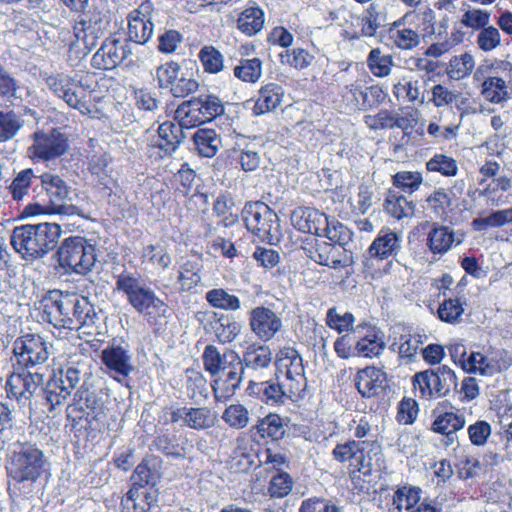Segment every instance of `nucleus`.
Returning a JSON list of instances; mask_svg holds the SVG:
<instances>
[{"label":"nucleus","instance_id":"nucleus-1","mask_svg":"<svg viewBox=\"0 0 512 512\" xmlns=\"http://www.w3.org/2000/svg\"><path fill=\"white\" fill-rule=\"evenodd\" d=\"M32 339L28 336L19 338L14 344V354L17 358L15 371L7 380V393L14 398L20 407L28 408L29 417L32 414V373L30 363L32 362V350L30 343Z\"/></svg>","mask_w":512,"mask_h":512},{"label":"nucleus","instance_id":"nucleus-2","mask_svg":"<svg viewBox=\"0 0 512 512\" xmlns=\"http://www.w3.org/2000/svg\"><path fill=\"white\" fill-rule=\"evenodd\" d=\"M46 86L70 107L77 109L83 115L91 113L90 85L64 73L44 74Z\"/></svg>","mask_w":512,"mask_h":512},{"label":"nucleus","instance_id":"nucleus-3","mask_svg":"<svg viewBox=\"0 0 512 512\" xmlns=\"http://www.w3.org/2000/svg\"><path fill=\"white\" fill-rule=\"evenodd\" d=\"M223 113V103L217 96L201 94L181 103L175 111V119L185 128H192Z\"/></svg>","mask_w":512,"mask_h":512},{"label":"nucleus","instance_id":"nucleus-4","mask_svg":"<svg viewBox=\"0 0 512 512\" xmlns=\"http://www.w3.org/2000/svg\"><path fill=\"white\" fill-rule=\"evenodd\" d=\"M58 258L62 267L78 274H86L95 264V248L82 237H70L60 246Z\"/></svg>","mask_w":512,"mask_h":512},{"label":"nucleus","instance_id":"nucleus-5","mask_svg":"<svg viewBox=\"0 0 512 512\" xmlns=\"http://www.w3.org/2000/svg\"><path fill=\"white\" fill-rule=\"evenodd\" d=\"M7 470L11 496L28 499L32 492V448L27 446L15 451Z\"/></svg>","mask_w":512,"mask_h":512},{"label":"nucleus","instance_id":"nucleus-6","mask_svg":"<svg viewBox=\"0 0 512 512\" xmlns=\"http://www.w3.org/2000/svg\"><path fill=\"white\" fill-rule=\"evenodd\" d=\"M246 228L262 241H271L278 232L277 214L265 203H247L242 210Z\"/></svg>","mask_w":512,"mask_h":512},{"label":"nucleus","instance_id":"nucleus-7","mask_svg":"<svg viewBox=\"0 0 512 512\" xmlns=\"http://www.w3.org/2000/svg\"><path fill=\"white\" fill-rule=\"evenodd\" d=\"M413 384L414 388L420 391L422 397L426 399L440 398L456 389L457 377L453 370L443 365L436 369L416 373Z\"/></svg>","mask_w":512,"mask_h":512},{"label":"nucleus","instance_id":"nucleus-8","mask_svg":"<svg viewBox=\"0 0 512 512\" xmlns=\"http://www.w3.org/2000/svg\"><path fill=\"white\" fill-rule=\"evenodd\" d=\"M306 256L315 263L332 269L348 267L353 263L352 252L343 246L315 240L304 247Z\"/></svg>","mask_w":512,"mask_h":512},{"label":"nucleus","instance_id":"nucleus-9","mask_svg":"<svg viewBox=\"0 0 512 512\" xmlns=\"http://www.w3.org/2000/svg\"><path fill=\"white\" fill-rule=\"evenodd\" d=\"M156 77L159 87L169 89L175 97H186L196 92L199 87L198 82L186 75L182 71L181 66L174 61L157 67Z\"/></svg>","mask_w":512,"mask_h":512},{"label":"nucleus","instance_id":"nucleus-10","mask_svg":"<svg viewBox=\"0 0 512 512\" xmlns=\"http://www.w3.org/2000/svg\"><path fill=\"white\" fill-rule=\"evenodd\" d=\"M420 16H422L424 22L429 23L433 22L435 18L434 11L427 8L421 14L416 11H409L393 23L389 30V34L390 39L396 47L402 50H412L420 44L421 36L418 29L406 26L407 24L414 22L415 19L420 18Z\"/></svg>","mask_w":512,"mask_h":512},{"label":"nucleus","instance_id":"nucleus-11","mask_svg":"<svg viewBox=\"0 0 512 512\" xmlns=\"http://www.w3.org/2000/svg\"><path fill=\"white\" fill-rule=\"evenodd\" d=\"M182 128L185 127L180 122L175 124L167 121L159 125L157 135L152 137L148 145V156L159 160L175 152L184 137Z\"/></svg>","mask_w":512,"mask_h":512},{"label":"nucleus","instance_id":"nucleus-12","mask_svg":"<svg viewBox=\"0 0 512 512\" xmlns=\"http://www.w3.org/2000/svg\"><path fill=\"white\" fill-rule=\"evenodd\" d=\"M155 12L151 2L142 3L130 12L128 17V37L138 45L147 43L154 32Z\"/></svg>","mask_w":512,"mask_h":512},{"label":"nucleus","instance_id":"nucleus-13","mask_svg":"<svg viewBox=\"0 0 512 512\" xmlns=\"http://www.w3.org/2000/svg\"><path fill=\"white\" fill-rule=\"evenodd\" d=\"M132 53L127 41L107 38L92 57V66L101 70H112Z\"/></svg>","mask_w":512,"mask_h":512},{"label":"nucleus","instance_id":"nucleus-14","mask_svg":"<svg viewBox=\"0 0 512 512\" xmlns=\"http://www.w3.org/2000/svg\"><path fill=\"white\" fill-rule=\"evenodd\" d=\"M68 139L58 129H51L49 132H34V156L51 160L62 156L67 152Z\"/></svg>","mask_w":512,"mask_h":512},{"label":"nucleus","instance_id":"nucleus-15","mask_svg":"<svg viewBox=\"0 0 512 512\" xmlns=\"http://www.w3.org/2000/svg\"><path fill=\"white\" fill-rule=\"evenodd\" d=\"M464 238L463 232L456 231L450 226L434 223L427 234V246L431 253L444 255L460 245Z\"/></svg>","mask_w":512,"mask_h":512},{"label":"nucleus","instance_id":"nucleus-16","mask_svg":"<svg viewBox=\"0 0 512 512\" xmlns=\"http://www.w3.org/2000/svg\"><path fill=\"white\" fill-rule=\"evenodd\" d=\"M403 234L388 227L382 228L368 248V253L373 258L380 260L395 257L402 249Z\"/></svg>","mask_w":512,"mask_h":512},{"label":"nucleus","instance_id":"nucleus-17","mask_svg":"<svg viewBox=\"0 0 512 512\" xmlns=\"http://www.w3.org/2000/svg\"><path fill=\"white\" fill-rule=\"evenodd\" d=\"M37 196L45 195L52 208V212H60L61 202L69 199L70 190L66 183L58 176L52 173H44L40 176V185L34 189Z\"/></svg>","mask_w":512,"mask_h":512},{"label":"nucleus","instance_id":"nucleus-18","mask_svg":"<svg viewBox=\"0 0 512 512\" xmlns=\"http://www.w3.org/2000/svg\"><path fill=\"white\" fill-rule=\"evenodd\" d=\"M280 361L286 367L289 392L300 394L306 385L302 357L294 348H284L280 351Z\"/></svg>","mask_w":512,"mask_h":512},{"label":"nucleus","instance_id":"nucleus-19","mask_svg":"<svg viewBox=\"0 0 512 512\" xmlns=\"http://www.w3.org/2000/svg\"><path fill=\"white\" fill-rule=\"evenodd\" d=\"M202 359L205 370L212 376L226 369H235V366H238L239 370H243L241 357L232 350L221 354L215 346L208 345L205 347Z\"/></svg>","mask_w":512,"mask_h":512},{"label":"nucleus","instance_id":"nucleus-20","mask_svg":"<svg viewBox=\"0 0 512 512\" xmlns=\"http://www.w3.org/2000/svg\"><path fill=\"white\" fill-rule=\"evenodd\" d=\"M355 386L365 398H371L382 393L387 386V375L381 369L366 367L357 372Z\"/></svg>","mask_w":512,"mask_h":512},{"label":"nucleus","instance_id":"nucleus-21","mask_svg":"<svg viewBox=\"0 0 512 512\" xmlns=\"http://www.w3.org/2000/svg\"><path fill=\"white\" fill-rule=\"evenodd\" d=\"M248 389L251 394L257 395L268 405L282 404L286 399H291L299 393H290L289 384L282 385L277 380L264 382H250Z\"/></svg>","mask_w":512,"mask_h":512},{"label":"nucleus","instance_id":"nucleus-22","mask_svg":"<svg viewBox=\"0 0 512 512\" xmlns=\"http://www.w3.org/2000/svg\"><path fill=\"white\" fill-rule=\"evenodd\" d=\"M465 417L462 414L445 412L438 415L431 425V430L444 436L443 444L446 447L458 443L457 431L465 426Z\"/></svg>","mask_w":512,"mask_h":512},{"label":"nucleus","instance_id":"nucleus-23","mask_svg":"<svg viewBox=\"0 0 512 512\" xmlns=\"http://www.w3.org/2000/svg\"><path fill=\"white\" fill-rule=\"evenodd\" d=\"M327 219L325 213L309 207H300L292 214V222L298 230L318 236L322 235Z\"/></svg>","mask_w":512,"mask_h":512},{"label":"nucleus","instance_id":"nucleus-24","mask_svg":"<svg viewBox=\"0 0 512 512\" xmlns=\"http://www.w3.org/2000/svg\"><path fill=\"white\" fill-rule=\"evenodd\" d=\"M101 360L107 369L127 377L133 370L132 356L125 348L113 345L101 352Z\"/></svg>","mask_w":512,"mask_h":512},{"label":"nucleus","instance_id":"nucleus-25","mask_svg":"<svg viewBox=\"0 0 512 512\" xmlns=\"http://www.w3.org/2000/svg\"><path fill=\"white\" fill-rule=\"evenodd\" d=\"M60 234V226L55 223H34V258L53 250Z\"/></svg>","mask_w":512,"mask_h":512},{"label":"nucleus","instance_id":"nucleus-26","mask_svg":"<svg viewBox=\"0 0 512 512\" xmlns=\"http://www.w3.org/2000/svg\"><path fill=\"white\" fill-rule=\"evenodd\" d=\"M481 95L491 104H504L512 99V87L499 76H489L481 84Z\"/></svg>","mask_w":512,"mask_h":512},{"label":"nucleus","instance_id":"nucleus-27","mask_svg":"<svg viewBox=\"0 0 512 512\" xmlns=\"http://www.w3.org/2000/svg\"><path fill=\"white\" fill-rule=\"evenodd\" d=\"M284 96L283 88L276 83H268L259 90L258 98L254 105V112L262 115L278 108Z\"/></svg>","mask_w":512,"mask_h":512},{"label":"nucleus","instance_id":"nucleus-28","mask_svg":"<svg viewBox=\"0 0 512 512\" xmlns=\"http://www.w3.org/2000/svg\"><path fill=\"white\" fill-rule=\"evenodd\" d=\"M244 371L239 370L238 366L235 369L230 368L226 378L215 379L212 384L213 396L218 402H225L231 398L243 379Z\"/></svg>","mask_w":512,"mask_h":512},{"label":"nucleus","instance_id":"nucleus-29","mask_svg":"<svg viewBox=\"0 0 512 512\" xmlns=\"http://www.w3.org/2000/svg\"><path fill=\"white\" fill-rule=\"evenodd\" d=\"M136 298V301L130 300V304L139 312L154 317H167V306L149 288L143 286Z\"/></svg>","mask_w":512,"mask_h":512},{"label":"nucleus","instance_id":"nucleus-30","mask_svg":"<svg viewBox=\"0 0 512 512\" xmlns=\"http://www.w3.org/2000/svg\"><path fill=\"white\" fill-rule=\"evenodd\" d=\"M393 94L398 100L409 103L425 102V93L422 90V84L419 79L413 77H403L393 85Z\"/></svg>","mask_w":512,"mask_h":512},{"label":"nucleus","instance_id":"nucleus-31","mask_svg":"<svg viewBox=\"0 0 512 512\" xmlns=\"http://www.w3.org/2000/svg\"><path fill=\"white\" fill-rule=\"evenodd\" d=\"M265 23V13L259 7L245 8L236 20V27L246 36H254L259 33Z\"/></svg>","mask_w":512,"mask_h":512},{"label":"nucleus","instance_id":"nucleus-32","mask_svg":"<svg viewBox=\"0 0 512 512\" xmlns=\"http://www.w3.org/2000/svg\"><path fill=\"white\" fill-rule=\"evenodd\" d=\"M467 98L463 96L461 91L451 89L443 84H436L431 88V97L428 102L432 103L436 108H442L456 105L457 109L460 110L461 106L464 105Z\"/></svg>","mask_w":512,"mask_h":512},{"label":"nucleus","instance_id":"nucleus-33","mask_svg":"<svg viewBox=\"0 0 512 512\" xmlns=\"http://www.w3.org/2000/svg\"><path fill=\"white\" fill-rule=\"evenodd\" d=\"M195 148L202 157L212 158L219 151L222 141L213 129H198L193 135Z\"/></svg>","mask_w":512,"mask_h":512},{"label":"nucleus","instance_id":"nucleus-34","mask_svg":"<svg viewBox=\"0 0 512 512\" xmlns=\"http://www.w3.org/2000/svg\"><path fill=\"white\" fill-rule=\"evenodd\" d=\"M241 361L243 370L245 367L253 370L267 368L272 362L271 349L268 346L251 344L244 351Z\"/></svg>","mask_w":512,"mask_h":512},{"label":"nucleus","instance_id":"nucleus-35","mask_svg":"<svg viewBox=\"0 0 512 512\" xmlns=\"http://www.w3.org/2000/svg\"><path fill=\"white\" fill-rule=\"evenodd\" d=\"M511 190V179L507 177H499L493 179L483 190L482 194L487 199L488 203L494 206H500L509 202Z\"/></svg>","mask_w":512,"mask_h":512},{"label":"nucleus","instance_id":"nucleus-36","mask_svg":"<svg viewBox=\"0 0 512 512\" xmlns=\"http://www.w3.org/2000/svg\"><path fill=\"white\" fill-rule=\"evenodd\" d=\"M384 207L386 212L397 220L411 218L414 216L415 212V204L413 201H409L403 195H399L393 191L388 192Z\"/></svg>","mask_w":512,"mask_h":512},{"label":"nucleus","instance_id":"nucleus-37","mask_svg":"<svg viewBox=\"0 0 512 512\" xmlns=\"http://www.w3.org/2000/svg\"><path fill=\"white\" fill-rule=\"evenodd\" d=\"M366 63L375 77L384 78L391 74L394 59L391 54H385L380 48H374L369 52Z\"/></svg>","mask_w":512,"mask_h":512},{"label":"nucleus","instance_id":"nucleus-38","mask_svg":"<svg viewBox=\"0 0 512 512\" xmlns=\"http://www.w3.org/2000/svg\"><path fill=\"white\" fill-rule=\"evenodd\" d=\"M82 358L78 359L77 356L71 357L65 370V379H60L62 383L61 391H66V394H70L71 390L76 388L80 382L81 375L87 370V358Z\"/></svg>","mask_w":512,"mask_h":512},{"label":"nucleus","instance_id":"nucleus-39","mask_svg":"<svg viewBox=\"0 0 512 512\" xmlns=\"http://www.w3.org/2000/svg\"><path fill=\"white\" fill-rule=\"evenodd\" d=\"M234 76L246 83H256L262 77V61L259 58L241 59L234 67Z\"/></svg>","mask_w":512,"mask_h":512},{"label":"nucleus","instance_id":"nucleus-40","mask_svg":"<svg viewBox=\"0 0 512 512\" xmlns=\"http://www.w3.org/2000/svg\"><path fill=\"white\" fill-rule=\"evenodd\" d=\"M474 67V57L470 53L465 52L450 59L446 73L450 79L461 80L469 76Z\"/></svg>","mask_w":512,"mask_h":512},{"label":"nucleus","instance_id":"nucleus-41","mask_svg":"<svg viewBox=\"0 0 512 512\" xmlns=\"http://www.w3.org/2000/svg\"><path fill=\"white\" fill-rule=\"evenodd\" d=\"M262 438L280 440L285 435L284 419L277 414H268L260 419L254 427Z\"/></svg>","mask_w":512,"mask_h":512},{"label":"nucleus","instance_id":"nucleus-42","mask_svg":"<svg viewBox=\"0 0 512 512\" xmlns=\"http://www.w3.org/2000/svg\"><path fill=\"white\" fill-rule=\"evenodd\" d=\"M142 260L162 270H166L172 263L167 247L162 244L145 246L142 251Z\"/></svg>","mask_w":512,"mask_h":512},{"label":"nucleus","instance_id":"nucleus-43","mask_svg":"<svg viewBox=\"0 0 512 512\" xmlns=\"http://www.w3.org/2000/svg\"><path fill=\"white\" fill-rule=\"evenodd\" d=\"M321 236H325L330 241L334 242V245L343 246L345 248L352 240V232L350 229L337 219L329 217Z\"/></svg>","mask_w":512,"mask_h":512},{"label":"nucleus","instance_id":"nucleus-44","mask_svg":"<svg viewBox=\"0 0 512 512\" xmlns=\"http://www.w3.org/2000/svg\"><path fill=\"white\" fill-rule=\"evenodd\" d=\"M216 415L208 407L187 408L185 425L192 429L203 430L214 426Z\"/></svg>","mask_w":512,"mask_h":512},{"label":"nucleus","instance_id":"nucleus-45","mask_svg":"<svg viewBox=\"0 0 512 512\" xmlns=\"http://www.w3.org/2000/svg\"><path fill=\"white\" fill-rule=\"evenodd\" d=\"M356 348L365 357L378 356L385 348L384 334L381 331L371 330L357 341Z\"/></svg>","mask_w":512,"mask_h":512},{"label":"nucleus","instance_id":"nucleus-46","mask_svg":"<svg viewBox=\"0 0 512 512\" xmlns=\"http://www.w3.org/2000/svg\"><path fill=\"white\" fill-rule=\"evenodd\" d=\"M383 23L384 16L375 4H371L358 18V26L361 28L363 36H374Z\"/></svg>","mask_w":512,"mask_h":512},{"label":"nucleus","instance_id":"nucleus-47","mask_svg":"<svg viewBox=\"0 0 512 512\" xmlns=\"http://www.w3.org/2000/svg\"><path fill=\"white\" fill-rule=\"evenodd\" d=\"M368 443L366 441L350 440L342 444H337L332 451V455L338 462H349V466L353 464L360 456L362 449H366Z\"/></svg>","mask_w":512,"mask_h":512},{"label":"nucleus","instance_id":"nucleus-48","mask_svg":"<svg viewBox=\"0 0 512 512\" xmlns=\"http://www.w3.org/2000/svg\"><path fill=\"white\" fill-rule=\"evenodd\" d=\"M422 498V489L417 486L404 485L399 487L393 496V502L397 508L404 507L406 510L414 509Z\"/></svg>","mask_w":512,"mask_h":512},{"label":"nucleus","instance_id":"nucleus-49","mask_svg":"<svg viewBox=\"0 0 512 512\" xmlns=\"http://www.w3.org/2000/svg\"><path fill=\"white\" fill-rule=\"evenodd\" d=\"M280 62L295 69L308 68L314 61V55L304 48L287 49L279 54Z\"/></svg>","mask_w":512,"mask_h":512},{"label":"nucleus","instance_id":"nucleus-50","mask_svg":"<svg viewBox=\"0 0 512 512\" xmlns=\"http://www.w3.org/2000/svg\"><path fill=\"white\" fill-rule=\"evenodd\" d=\"M32 224L15 227L11 236V245L23 258L32 256Z\"/></svg>","mask_w":512,"mask_h":512},{"label":"nucleus","instance_id":"nucleus-51","mask_svg":"<svg viewBox=\"0 0 512 512\" xmlns=\"http://www.w3.org/2000/svg\"><path fill=\"white\" fill-rule=\"evenodd\" d=\"M54 370L50 371L48 375V381L45 386H41L38 397H41L46 401V404H49L50 407H54L55 405L61 404L68 394L66 391H61L62 383H58L56 379H54Z\"/></svg>","mask_w":512,"mask_h":512},{"label":"nucleus","instance_id":"nucleus-52","mask_svg":"<svg viewBox=\"0 0 512 512\" xmlns=\"http://www.w3.org/2000/svg\"><path fill=\"white\" fill-rule=\"evenodd\" d=\"M512 461V441L503 436L502 443L489 449L483 457L486 466L494 467Z\"/></svg>","mask_w":512,"mask_h":512},{"label":"nucleus","instance_id":"nucleus-53","mask_svg":"<svg viewBox=\"0 0 512 512\" xmlns=\"http://www.w3.org/2000/svg\"><path fill=\"white\" fill-rule=\"evenodd\" d=\"M206 300L215 307L224 310L235 311L240 308V300L237 296L229 294L222 288L212 289L206 293Z\"/></svg>","mask_w":512,"mask_h":512},{"label":"nucleus","instance_id":"nucleus-54","mask_svg":"<svg viewBox=\"0 0 512 512\" xmlns=\"http://www.w3.org/2000/svg\"><path fill=\"white\" fill-rule=\"evenodd\" d=\"M422 183L423 176L418 171H399L393 176V185L408 194L419 190Z\"/></svg>","mask_w":512,"mask_h":512},{"label":"nucleus","instance_id":"nucleus-55","mask_svg":"<svg viewBox=\"0 0 512 512\" xmlns=\"http://www.w3.org/2000/svg\"><path fill=\"white\" fill-rule=\"evenodd\" d=\"M429 172H437L446 177H453L458 172L457 161L445 154H435L426 163Z\"/></svg>","mask_w":512,"mask_h":512},{"label":"nucleus","instance_id":"nucleus-56","mask_svg":"<svg viewBox=\"0 0 512 512\" xmlns=\"http://www.w3.org/2000/svg\"><path fill=\"white\" fill-rule=\"evenodd\" d=\"M464 368L472 373L481 375H493L498 370V365L493 360L488 359L480 352H472L464 363Z\"/></svg>","mask_w":512,"mask_h":512},{"label":"nucleus","instance_id":"nucleus-57","mask_svg":"<svg viewBox=\"0 0 512 512\" xmlns=\"http://www.w3.org/2000/svg\"><path fill=\"white\" fill-rule=\"evenodd\" d=\"M178 282L182 291H190L201 282L198 264L186 261L179 268Z\"/></svg>","mask_w":512,"mask_h":512},{"label":"nucleus","instance_id":"nucleus-58","mask_svg":"<svg viewBox=\"0 0 512 512\" xmlns=\"http://www.w3.org/2000/svg\"><path fill=\"white\" fill-rule=\"evenodd\" d=\"M199 60L206 72L216 74L222 71L224 66L223 55L213 46H204L199 54Z\"/></svg>","mask_w":512,"mask_h":512},{"label":"nucleus","instance_id":"nucleus-59","mask_svg":"<svg viewBox=\"0 0 512 512\" xmlns=\"http://www.w3.org/2000/svg\"><path fill=\"white\" fill-rule=\"evenodd\" d=\"M427 203L438 218L445 219L452 205V198L449 192L440 188L428 197Z\"/></svg>","mask_w":512,"mask_h":512},{"label":"nucleus","instance_id":"nucleus-60","mask_svg":"<svg viewBox=\"0 0 512 512\" xmlns=\"http://www.w3.org/2000/svg\"><path fill=\"white\" fill-rule=\"evenodd\" d=\"M234 159L245 172H253L260 166L261 157L253 147L246 146L234 151Z\"/></svg>","mask_w":512,"mask_h":512},{"label":"nucleus","instance_id":"nucleus-61","mask_svg":"<svg viewBox=\"0 0 512 512\" xmlns=\"http://www.w3.org/2000/svg\"><path fill=\"white\" fill-rule=\"evenodd\" d=\"M143 286L140 278L136 277L133 273L124 271L117 276L116 290L123 292L129 301L132 299L136 301V295Z\"/></svg>","mask_w":512,"mask_h":512},{"label":"nucleus","instance_id":"nucleus-62","mask_svg":"<svg viewBox=\"0 0 512 512\" xmlns=\"http://www.w3.org/2000/svg\"><path fill=\"white\" fill-rule=\"evenodd\" d=\"M223 420L232 428L242 429L249 423V412L241 404L228 406L222 415Z\"/></svg>","mask_w":512,"mask_h":512},{"label":"nucleus","instance_id":"nucleus-63","mask_svg":"<svg viewBox=\"0 0 512 512\" xmlns=\"http://www.w3.org/2000/svg\"><path fill=\"white\" fill-rule=\"evenodd\" d=\"M32 182V168L20 171L8 187L13 200L20 201L28 194Z\"/></svg>","mask_w":512,"mask_h":512},{"label":"nucleus","instance_id":"nucleus-64","mask_svg":"<svg viewBox=\"0 0 512 512\" xmlns=\"http://www.w3.org/2000/svg\"><path fill=\"white\" fill-rule=\"evenodd\" d=\"M342 101L351 110H364V89L357 82L346 85L342 90Z\"/></svg>","mask_w":512,"mask_h":512}]
</instances>
